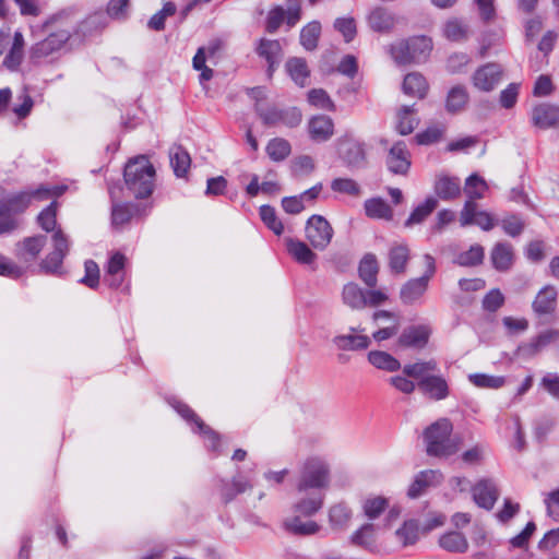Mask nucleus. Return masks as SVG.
<instances>
[{"label": "nucleus", "instance_id": "f257e3e1", "mask_svg": "<svg viewBox=\"0 0 559 559\" xmlns=\"http://www.w3.org/2000/svg\"><path fill=\"white\" fill-rule=\"evenodd\" d=\"M331 468L320 455H310L299 465L296 490L299 495L294 511L304 516L316 514L324 503V491L330 487Z\"/></svg>", "mask_w": 559, "mask_h": 559}, {"label": "nucleus", "instance_id": "f03ea898", "mask_svg": "<svg viewBox=\"0 0 559 559\" xmlns=\"http://www.w3.org/2000/svg\"><path fill=\"white\" fill-rule=\"evenodd\" d=\"M124 181L136 199L147 198L154 190L155 168L147 157H134L124 167Z\"/></svg>", "mask_w": 559, "mask_h": 559}, {"label": "nucleus", "instance_id": "7ed1b4c3", "mask_svg": "<svg viewBox=\"0 0 559 559\" xmlns=\"http://www.w3.org/2000/svg\"><path fill=\"white\" fill-rule=\"evenodd\" d=\"M452 424L442 418L431 424L424 432L427 453L430 456L448 457L459 451V442L451 438Z\"/></svg>", "mask_w": 559, "mask_h": 559}, {"label": "nucleus", "instance_id": "20e7f679", "mask_svg": "<svg viewBox=\"0 0 559 559\" xmlns=\"http://www.w3.org/2000/svg\"><path fill=\"white\" fill-rule=\"evenodd\" d=\"M68 29H58L46 38L32 45L28 52L29 62L34 66L52 61L71 38Z\"/></svg>", "mask_w": 559, "mask_h": 559}, {"label": "nucleus", "instance_id": "39448f33", "mask_svg": "<svg viewBox=\"0 0 559 559\" xmlns=\"http://www.w3.org/2000/svg\"><path fill=\"white\" fill-rule=\"evenodd\" d=\"M63 186H40L32 191H22L10 194L0 200V204L4 205L11 213L19 214L24 212L31 203L32 199L48 200L52 197H59L63 193Z\"/></svg>", "mask_w": 559, "mask_h": 559}, {"label": "nucleus", "instance_id": "423d86ee", "mask_svg": "<svg viewBox=\"0 0 559 559\" xmlns=\"http://www.w3.org/2000/svg\"><path fill=\"white\" fill-rule=\"evenodd\" d=\"M52 250L41 260L39 267L47 274L61 275L62 262L70 250L68 236L59 228L51 236Z\"/></svg>", "mask_w": 559, "mask_h": 559}, {"label": "nucleus", "instance_id": "0eeeda50", "mask_svg": "<svg viewBox=\"0 0 559 559\" xmlns=\"http://www.w3.org/2000/svg\"><path fill=\"white\" fill-rule=\"evenodd\" d=\"M336 151L341 160L348 168H362L367 164L365 143L352 135H344L336 141Z\"/></svg>", "mask_w": 559, "mask_h": 559}, {"label": "nucleus", "instance_id": "6e6552de", "mask_svg": "<svg viewBox=\"0 0 559 559\" xmlns=\"http://www.w3.org/2000/svg\"><path fill=\"white\" fill-rule=\"evenodd\" d=\"M174 409L187 421L194 424L193 431L201 433L206 440V448L212 451H217L219 447V437L209 426H206L200 417L185 403L173 400L170 403Z\"/></svg>", "mask_w": 559, "mask_h": 559}, {"label": "nucleus", "instance_id": "1a4fd4ad", "mask_svg": "<svg viewBox=\"0 0 559 559\" xmlns=\"http://www.w3.org/2000/svg\"><path fill=\"white\" fill-rule=\"evenodd\" d=\"M306 237L317 250H324L333 237V228L321 215H312L306 224Z\"/></svg>", "mask_w": 559, "mask_h": 559}, {"label": "nucleus", "instance_id": "9d476101", "mask_svg": "<svg viewBox=\"0 0 559 559\" xmlns=\"http://www.w3.org/2000/svg\"><path fill=\"white\" fill-rule=\"evenodd\" d=\"M257 111L263 123L269 127L285 126L295 128L301 122V112L296 107L278 109L276 107H257Z\"/></svg>", "mask_w": 559, "mask_h": 559}, {"label": "nucleus", "instance_id": "9b49d317", "mask_svg": "<svg viewBox=\"0 0 559 559\" xmlns=\"http://www.w3.org/2000/svg\"><path fill=\"white\" fill-rule=\"evenodd\" d=\"M503 68L496 62H488L479 68L472 75L473 86L484 93L493 91L503 79Z\"/></svg>", "mask_w": 559, "mask_h": 559}, {"label": "nucleus", "instance_id": "f8f14e48", "mask_svg": "<svg viewBox=\"0 0 559 559\" xmlns=\"http://www.w3.org/2000/svg\"><path fill=\"white\" fill-rule=\"evenodd\" d=\"M388 170L393 175L406 176L412 166V154L404 141L394 143L385 157Z\"/></svg>", "mask_w": 559, "mask_h": 559}, {"label": "nucleus", "instance_id": "ddd939ff", "mask_svg": "<svg viewBox=\"0 0 559 559\" xmlns=\"http://www.w3.org/2000/svg\"><path fill=\"white\" fill-rule=\"evenodd\" d=\"M255 52L267 63V76L272 79L283 57L282 45L276 39L261 38L257 45Z\"/></svg>", "mask_w": 559, "mask_h": 559}, {"label": "nucleus", "instance_id": "4468645a", "mask_svg": "<svg viewBox=\"0 0 559 559\" xmlns=\"http://www.w3.org/2000/svg\"><path fill=\"white\" fill-rule=\"evenodd\" d=\"M531 121L535 128L542 130L559 128V106L549 103L536 105L532 109Z\"/></svg>", "mask_w": 559, "mask_h": 559}, {"label": "nucleus", "instance_id": "2eb2a0df", "mask_svg": "<svg viewBox=\"0 0 559 559\" xmlns=\"http://www.w3.org/2000/svg\"><path fill=\"white\" fill-rule=\"evenodd\" d=\"M472 492L475 503L485 510H491L499 497L497 485L490 478L478 480L472 488Z\"/></svg>", "mask_w": 559, "mask_h": 559}, {"label": "nucleus", "instance_id": "dca6fc26", "mask_svg": "<svg viewBox=\"0 0 559 559\" xmlns=\"http://www.w3.org/2000/svg\"><path fill=\"white\" fill-rule=\"evenodd\" d=\"M430 334L431 330L428 325H411L403 330L397 340V344L405 348L421 349L427 345Z\"/></svg>", "mask_w": 559, "mask_h": 559}, {"label": "nucleus", "instance_id": "f3484780", "mask_svg": "<svg viewBox=\"0 0 559 559\" xmlns=\"http://www.w3.org/2000/svg\"><path fill=\"white\" fill-rule=\"evenodd\" d=\"M429 282L427 277L411 278L402 285L400 290V299L404 305L414 306L424 302L425 294L428 289Z\"/></svg>", "mask_w": 559, "mask_h": 559}, {"label": "nucleus", "instance_id": "a211bd4d", "mask_svg": "<svg viewBox=\"0 0 559 559\" xmlns=\"http://www.w3.org/2000/svg\"><path fill=\"white\" fill-rule=\"evenodd\" d=\"M443 479L442 474L436 469H425L416 474L414 480L407 489V497L416 499L424 495L430 487H436L441 484Z\"/></svg>", "mask_w": 559, "mask_h": 559}, {"label": "nucleus", "instance_id": "6ab92c4d", "mask_svg": "<svg viewBox=\"0 0 559 559\" xmlns=\"http://www.w3.org/2000/svg\"><path fill=\"white\" fill-rule=\"evenodd\" d=\"M126 257L120 252L114 253L106 265L104 283L110 288L118 289L126 280Z\"/></svg>", "mask_w": 559, "mask_h": 559}, {"label": "nucleus", "instance_id": "aec40b11", "mask_svg": "<svg viewBox=\"0 0 559 559\" xmlns=\"http://www.w3.org/2000/svg\"><path fill=\"white\" fill-rule=\"evenodd\" d=\"M421 393L433 401H442L450 395L449 384L441 374H431L417 382Z\"/></svg>", "mask_w": 559, "mask_h": 559}, {"label": "nucleus", "instance_id": "412c9836", "mask_svg": "<svg viewBox=\"0 0 559 559\" xmlns=\"http://www.w3.org/2000/svg\"><path fill=\"white\" fill-rule=\"evenodd\" d=\"M358 331L357 328L352 326L348 334L335 335L332 343L340 350L367 349L371 344V340L365 334H356Z\"/></svg>", "mask_w": 559, "mask_h": 559}, {"label": "nucleus", "instance_id": "4be33fe9", "mask_svg": "<svg viewBox=\"0 0 559 559\" xmlns=\"http://www.w3.org/2000/svg\"><path fill=\"white\" fill-rule=\"evenodd\" d=\"M25 56V39L22 32L16 31L13 34L12 44L3 58L2 64L5 69L15 72L19 71Z\"/></svg>", "mask_w": 559, "mask_h": 559}, {"label": "nucleus", "instance_id": "5701e85b", "mask_svg": "<svg viewBox=\"0 0 559 559\" xmlns=\"http://www.w3.org/2000/svg\"><path fill=\"white\" fill-rule=\"evenodd\" d=\"M559 338V331L549 329L519 346L518 352L525 357H532Z\"/></svg>", "mask_w": 559, "mask_h": 559}, {"label": "nucleus", "instance_id": "b1692460", "mask_svg": "<svg viewBox=\"0 0 559 559\" xmlns=\"http://www.w3.org/2000/svg\"><path fill=\"white\" fill-rule=\"evenodd\" d=\"M310 138L318 142L328 141L334 133L333 120L325 115H318L308 123Z\"/></svg>", "mask_w": 559, "mask_h": 559}, {"label": "nucleus", "instance_id": "393cba45", "mask_svg": "<svg viewBox=\"0 0 559 559\" xmlns=\"http://www.w3.org/2000/svg\"><path fill=\"white\" fill-rule=\"evenodd\" d=\"M557 289L552 285L543 287L535 300L533 301V309L538 314H548L556 309L557 305Z\"/></svg>", "mask_w": 559, "mask_h": 559}, {"label": "nucleus", "instance_id": "a878e982", "mask_svg": "<svg viewBox=\"0 0 559 559\" xmlns=\"http://www.w3.org/2000/svg\"><path fill=\"white\" fill-rule=\"evenodd\" d=\"M285 245L287 252L300 264H311L317 259V254L309 246L299 239L286 238Z\"/></svg>", "mask_w": 559, "mask_h": 559}, {"label": "nucleus", "instance_id": "bb28decb", "mask_svg": "<svg viewBox=\"0 0 559 559\" xmlns=\"http://www.w3.org/2000/svg\"><path fill=\"white\" fill-rule=\"evenodd\" d=\"M435 192L442 200H453L461 194V183L457 177L441 175L435 182Z\"/></svg>", "mask_w": 559, "mask_h": 559}, {"label": "nucleus", "instance_id": "cd10ccee", "mask_svg": "<svg viewBox=\"0 0 559 559\" xmlns=\"http://www.w3.org/2000/svg\"><path fill=\"white\" fill-rule=\"evenodd\" d=\"M353 518L352 509L345 502H337L329 510V522L333 530H346Z\"/></svg>", "mask_w": 559, "mask_h": 559}, {"label": "nucleus", "instance_id": "c85d7f7f", "mask_svg": "<svg viewBox=\"0 0 559 559\" xmlns=\"http://www.w3.org/2000/svg\"><path fill=\"white\" fill-rule=\"evenodd\" d=\"M490 259L497 271H508L513 263V249L510 243L498 242L491 251Z\"/></svg>", "mask_w": 559, "mask_h": 559}, {"label": "nucleus", "instance_id": "c756f323", "mask_svg": "<svg viewBox=\"0 0 559 559\" xmlns=\"http://www.w3.org/2000/svg\"><path fill=\"white\" fill-rule=\"evenodd\" d=\"M285 70L289 78L299 86H305L310 71L304 58L292 57L285 63Z\"/></svg>", "mask_w": 559, "mask_h": 559}, {"label": "nucleus", "instance_id": "7c9ffc66", "mask_svg": "<svg viewBox=\"0 0 559 559\" xmlns=\"http://www.w3.org/2000/svg\"><path fill=\"white\" fill-rule=\"evenodd\" d=\"M409 260V249L405 243H394L389 250V266L393 273L402 274Z\"/></svg>", "mask_w": 559, "mask_h": 559}, {"label": "nucleus", "instance_id": "2f4dec72", "mask_svg": "<svg viewBox=\"0 0 559 559\" xmlns=\"http://www.w3.org/2000/svg\"><path fill=\"white\" fill-rule=\"evenodd\" d=\"M365 292L356 283H347L342 289V301L353 310H361L366 307Z\"/></svg>", "mask_w": 559, "mask_h": 559}, {"label": "nucleus", "instance_id": "473e14b6", "mask_svg": "<svg viewBox=\"0 0 559 559\" xmlns=\"http://www.w3.org/2000/svg\"><path fill=\"white\" fill-rule=\"evenodd\" d=\"M171 168L177 177H185L191 165V157L181 145H174L169 150Z\"/></svg>", "mask_w": 559, "mask_h": 559}, {"label": "nucleus", "instance_id": "72a5a7b5", "mask_svg": "<svg viewBox=\"0 0 559 559\" xmlns=\"http://www.w3.org/2000/svg\"><path fill=\"white\" fill-rule=\"evenodd\" d=\"M438 370V362L435 359L426 361L419 360L403 367V373L406 377L417 379L418 381H421L425 378H429Z\"/></svg>", "mask_w": 559, "mask_h": 559}, {"label": "nucleus", "instance_id": "f704fd0d", "mask_svg": "<svg viewBox=\"0 0 559 559\" xmlns=\"http://www.w3.org/2000/svg\"><path fill=\"white\" fill-rule=\"evenodd\" d=\"M369 26L376 32H389L395 24L394 15L384 8H376L368 16Z\"/></svg>", "mask_w": 559, "mask_h": 559}, {"label": "nucleus", "instance_id": "c9c22d12", "mask_svg": "<svg viewBox=\"0 0 559 559\" xmlns=\"http://www.w3.org/2000/svg\"><path fill=\"white\" fill-rule=\"evenodd\" d=\"M366 215L370 218L390 221L393 217V210L381 198H371L364 203Z\"/></svg>", "mask_w": 559, "mask_h": 559}, {"label": "nucleus", "instance_id": "e433bc0d", "mask_svg": "<svg viewBox=\"0 0 559 559\" xmlns=\"http://www.w3.org/2000/svg\"><path fill=\"white\" fill-rule=\"evenodd\" d=\"M284 528L294 535H314L320 526L314 521H302L299 516H292L283 522Z\"/></svg>", "mask_w": 559, "mask_h": 559}, {"label": "nucleus", "instance_id": "4c0bfd02", "mask_svg": "<svg viewBox=\"0 0 559 559\" xmlns=\"http://www.w3.org/2000/svg\"><path fill=\"white\" fill-rule=\"evenodd\" d=\"M402 87L404 94L412 97L424 98L428 90V84L421 74L408 73L404 78Z\"/></svg>", "mask_w": 559, "mask_h": 559}, {"label": "nucleus", "instance_id": "58836bf2", "mask_svg": "<svg viewBox=\"0 0 559 559\" xmlns=\"http://www.w3.org/2000/svg\"><path fill=\"white\" fill-rule=\"evenodd\" d=\"M414 106H402L397 114L396 130L402 135H407L418 126Z\"/></svg>", "mask_w": 559, "mask_h": 559}, {"label": "nucleus", "instance_id": "ea45409f", "mask_svg": "<svg viewBox=\"0 0 559 559\" xmlns=\"http://www.w3.org/2000/svg\"><path fill=\"white\" fill-rule=\"evenodd\" d=\"M378 271L379 265L376 255L372 253L366 254L359 263L358 272L367 286L374 287L377 285Z\"/></svg>", "mask_w": 559, "mask_h": 559}, {"label": "nucleus", "instance_id": "a19ab883", "mask_svg": "<svg viewBox=\"0 0 559 559\" xmlns=\"http://www.w3.org/2000/svg\"><path fill=\"white\" fill-rule=\"evenodd\" d=\"M407 40L411 49L408 59H412V62L425 61L432 49L431 39L426 36H417Z\"/></svg>", "mask_w": 559, "mask_h": 559}, {"label": "nucleus", "instance_id": "79ce46f5", "mask_svg": "<svg viewBox=\"0 0 559 559\" xmlns=\"http://www.w3.org/2000/svg\"><path fill=\"white\" fill-rule=\"evenodd\" d=\"M438 201L433 197L427 198L423 203L418 204L405 221V226L409 227L423 223L437 207Z\"/></svg>", "mask_w": 559, "mask_h": 559}, {"label": "nucleus", "instance_id": "37998d69", "mask_svg": "<svg viewBox=\"0 0 559 559\" xmlns=\"http://www.w3.org/2000/svg\"><path fill=\"white\" fill-rule=\"evenodd\" d=\"M368 360L376 368L389 372L397 371L401 368V364L395 357L382 350L370 352L368 354Z\"/></svg>", "mask_w": 559, "mask_h": 559}, {"label": "nucleus", "instance_id": "c03bdc74", "mask_svg": "<svg viewBox=\"0 0 559 559\" xmlns=\"http://www.w3.org/2000/svg\"><path fill=\"white\" fill-rule=\"evenodd\" d=\"M439 545L447 551L465 552L468 548L466 537L460 532H448L439 539Z\"/></svg>", "mask_w": 559, "mask_h": 559}, {"label": "nucleus", "instance_id": "a18cd8bd", "mask_svg": "<svg viewBox=\"0 0 559 559\" xmlns=\"http://www.w3.org/2000/svg\"><path fill=\"white\" fill-rule=\"evenodd\" d=\"M468 102V93L465 86H453L447 96L445 108L450 112L462 110Z\"/></svg>", "mask_w": 559, "mask_h": 559}, {"label": "nucleus", "instance_id": "49530a36", "mask_svg": "<svg viewBox=\"0 0 559 559\" xmlns=\"http://www.w3.org/2000/svg\"><path fill=\"white\" fill-rule=\"evenodd\" d=\"M321 33V25L319 22L313 21L302 27L300 32V44L306 50H313L317 48L319 36Z\"/></svg>", "mask_w": 559, "mask_h": 559}, {"label": "nucleus", "instance_id": "de8ad7c7", "mask_svg": "<svg viewBox=\"0 0 559 559\" xmlns=\"http://www.w3.org/2000/svg\"><path fill=\"white\" fill-rule=\"evenodd\" d=\"M488 186L486 181L476 174L471 175L465 182L464 192L467 195V200H479L484 198V194Z\"/></svg>", "mask_w": 559, "mask_h": 559}, {"label": "nucleus", "instance_id": "09e8293b", "mask_svg": "<svg viewBox=\"0 0 559 559\" xmlns=\"http://www.w3.org/2000/svg\"><path fill=\"white\" fill-rule=\"evenodd\" d=\"M468 34V27L467 25L459 20V19H451L445 22L443 26V35L452 41H460L465 38H467Z\"/></svg>", "mask_w": 559, "mask_h": 559}, {"label": "nucleus", "instance_id": "8fccbe9b", "mask_svg": "<svg viewBox=\"0 0 559 559\" xmlns=\"http://www.w3.org/2000/svg\"><path fill=\"white\" fill-rule=\"evenodd\" d=\"M350 540L356 546L371 549L376 544L374 525L373 524L362 525L359 530L354 532V534L350 537Z\"/></svg>", "mask_w": 559, "mask_h": 559}, {"label": "nucleus", "instance_id": "3c124183", "mask_svg": "<svg viewBox=\"0 0 559 559\" xmlns=\"http://www.w3.org/2000/svg\"><path fill=\"white\" fill-rule=\"evenodd\" d=\"M484 260V248L480 245H473L464 252L456 255L454 262L462 266H474Z\"/></svg>", "mask_w": 559, "mask_h": 559}, {"label": "nucleus", "instance_id": "603ef678", "mask_svg": "<svg viewBox=\"0 0 559 559\" xmlns=\"http://www.w3.org/2000/svg\"><path fill=\"white\" fill-rule=\"evenodd\" d=\"M389 501L386 498L381 496L368 497L362 503V510L365 515L374 520L386 509Z\"/></svg>", "mask_w": 559, "mask_h": 559}, {"label": "nucleus", "instance_id": "864d4df0", "mask_svg": "<svg viewBox=\"0 0 559 559\" xmlns=\"http://www.w3.org/2000/svg\"><path fill=\"white\" fill-rule=\"evenodd\" d=\"M468 380L477 388L483 389H499L506 383L504 377L490 376L486 373H472L468 374Z\"/></svg>", "mask_w": 559, "mask_h": 559}, {"label": "nucleus", "instance_id": "5fc2aeb1", "mask_svg": "<svg viewBox=\"0 0 559 559\" xmlns=\"http://www.w3.org/2000/svg\"><path fill=\"white\" fill-rule=\"evenodd\" d=\"M176 4L171 1L165 2L162 10L156 12L147 22V27L153 31H163L165 20L176 13Z\"/></svg>", "mask_w": 559, "mask_h": 559}, {"label": "nucleus", "instance_id": "6e6d98bb", "mask_svg": "<svg viewBox=\"0 0 559 559\" xmlns=\"http://www.w3.org/2000/svg\"><path fill=\"white\" fill-rule=\"evenodd\" d=\"M266 153L272 160H283L290 153V144L284 139H273L266 146Z\"/></svg>", "mask_w": 559, "mask_h": 559}, {"label": "nucleus", "instance_id": "4d7b16f0", "mask_svg": "<svg viewBox=\"0 0 559 559\" xmlns=\"http://www.w3.org/2000/svg\"><path fill=\"white\" fill-rule=\"evenodd\" d=\"M260 217L262 222L270 228L275 235L280 236L284 231L283 223L277 218L275 209L270 205L260 206Z\"/></svg>", "mask_w": 559, "mask_h": 559}, {"label": "nucleus", "instance_id": "13d9d810", "mask_svg": "<svg viewBox=\"0 0 559 559\" xmlns=\"http://www.w3.org/2000/svg\"><path fill=\"white\" fill-rule=\"evenodd\" d=\"M308 102L320 109L334 111L335 105L329 94L322 88H313L308 92Z\"/></svg>", "mask_w": 559, "mask_h": 559}, {"label": "nucleus", "instance_id": "bf43d9fd", "mask_svg": "<svg viewBox=\"0 0 559 559\" xmlns=\"http://www.w3.org/2000/svg\"><path fill=\"white\" fill-rule=\"evenodd\" d=\"M395 534L404 547L413 545L418 539V525L413 520L406 521Z\"/></svg>", "mask_w": 559, "mask_h": 559}, {"label": "nucleus", "instance_id": "052dcab7", "mask_svg": "<svg viewBox=\"0 0 559 559\" xmlns=\"http://www.w3.org/2000/svg\"><path fill=\"white\" fill-rule=\"evenodd\" d=\"M445 132L444 126L428 127L424 131L416 134L415 140L419 145H430L439 142Z\"/></svg>", "mask_w": 559, "mask_h": 559}, {"label": "nucleus", "instance_id": "680f3d73", "mask_svg": "<svg viewBox=\"0 0 559 559\" xmlns=\"http://www.w3.org/2000/svg\"><path fill=\"white\" fill-rule=\"evenodd\" d=\"M135 207L132 204H116L112 206L111 222L116 227L123 226L133 216Z\"/></svg>", "mask_w": 559, "mask_h": 559}, {"label": "nucleus", "instance_id": "e2e57ef3", "mask_svg": "<svg viewBox=\"0 0 559 559\" xmlns=\"http://www.w3.org/2000/svg\"><path fill=\"white\" fill-rule=\"evenodd\" d=\"M334 192L358 197L361 192L359 185L350 178H336L331 182Z\"/></svg>", "mask_w": 559, "mask_h": 559}, {"label": "nucleus", "instance_id": "0e129e2a", "mask_svg": "<svg viewBox=\"0 0 559 559\" xmlns=\"http://www.w3.org/2000/svg\"><path fill=\"white\" fill-rule=\"evenodd\" d=\"M192 67L194 70L200 71L199 81L201 84L210 81L214 75L213 70L206 66L204 49L197 50L192 59Z\"/></svg>", "mask_w": 559, "mask_h": 559}, {"label": "nucleus", "instance_id": "69168bd1", "mask_svg": "<svg viewBox=\"0 0 559 559\" xmlns=\"http://www.w3.org/2000/svg\"><path fill=\"white\" fill-rule=\"evenodd\" d=\"M39 226L46 231L55 230L57 224V211L56 202L50 203L45 210H43L38 217Z\"/></svg>", "mask_w": 559, "mask_h": 559}, {"label": "nucleus", "instance_id": "338daca9", "mask_svg": "<svg viewBox=\"0 0 559 559\" xmlns=\"http://www.w3.org/2000/svg\"><path fill=\"white\" fill-rule=\"evenodd\" d=\"M249 488H251V485L247 479L235 477L233 479L231 488H224L221 492V496L224 502L228 503L237 495L245 492Z\"/></svg>", "mask_w": 559, "mask_h": 559}, {"label": "nucleus", "instance_id": "774afa93", "mask_svg": "<svg viewBox=\"0 0 559 559\" xmlns=\"http://www.w3.org/2000/svg\"><path fill=\"white\" fill-rule=\"evenodd\" d=\"M47 238L43 235L25 238L22 242L23 250L31 259H35L44 248Z\"/></svg>", "mask_w": 559, "mask_h": 559}]
</instances>
